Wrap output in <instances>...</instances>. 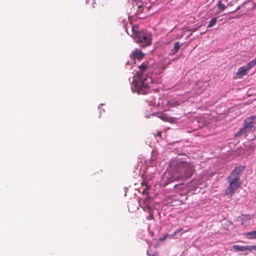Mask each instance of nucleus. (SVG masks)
I'll use <instances>...</instances> for the list:
<instances>
[{
	"instance_id": "obj_1",
	"label": "nucleus",
	"mask_w": 256,
	"mask_h": 256,
	"mask_svg": "<svg viewBox=\"0 0 256 256\" xmlns=\"http://www.w3.org/2000/svg\"><path fill=\"white\" fill-rule=\"evenodd\" d=\"M138 68L134 78L132 89L139 94H146L150 92V84L152 83V78L148 76L151 68L146 62L142 63Z\"/></svg>"
},
{
	"instance_id": "obj_2",
	"label": "nucleus",
	"mask_w": 256,
	"mask_h": 256,
	"mask_svg": "<svg viewBox=\"0 0 256 256\" xmlns=\"http://www.w3.org/2000/svg\"><path fill=\"white\" fill-rule=\"evenodd\" d=\"M172 180L188 179L192 176L194 171V166L190 162L180 160H173L170 163Z\"/></svg>"
},
{
	"instance_id": "obj_3",
	"label": "nucleus",
	"mask_w": 256,
	"mask_h": 256,
	"mask_svg": "<svg viewBox=\"0 0 256 256\" xmlns=\"http://www.w3.org/2000/svg\"><path fill=\"white\" fill-rule=\"evenodd\" d=\"M245 168L244 166H240L236 168L227 178L229 184L226 190L225 194L228 197L231 198L235 194L236 189L240 186L242 182L240 178Z\"/></svg>"
},
{
	"instance_id": "obj_4",
	"label": "nucleus",
	"mask_w": 256,
	"mask_h": 256,
	"mask_svg": "<svg viewBox=\"0 0 256 256\" xmlns=\"http://www.w3.org/2000/svg\"><path fill=\"white\" fill-rule=\"evenodd\" d=\"M134 38L141 46L146 47L152 44V34L147 32L142 31L134 32Z\"/></svg>"
},
{
	"instance_id": "obj_5",
	"label": "nucleus",
	"mask_w": 256,
	"mask_h": 256,
	"mask_svg": "<svg viewBox=\"0 0 256 256\" xmlns=\"http://www.w3.org/2000/svg\"><path fill=\"white\" fill-rule=\"evenodd\" d=\"M256 124V116H253L246 118L244 123V127L236 134L237 136H241L246 133L254 132L256 130L254 124Z\"/></svg>"
},
{
	"instance_id": "obj_6",
	"label": "nucleus",
	"mask_w": 256,
	"mask_h": 256,
	"mask_svg": "<svg viewBox=\"0 0 256 256\" xmlns=\"http://www.w3.org/2000/svg\"><path fill=\"white\" fill-rule=\"evenodd\" d=\"M256 65V59L250 62L246 66L240 67L236 74V78H241L248 74L250 70Z\"/></svg>"
},
{
	"instance_id": "obj_7",
	"label": "nucleus",
	"mask_w": 256,
	"mask_h": 256,
	"mask_svg": "<svg viewBox=\"0 0 256 256\" xmlns=\"http://www.w3.org/2000/svg\"><path fill=\"white\" fill-rule=\"evenodd\" d=\"M144 54L141 50L138 49H136L130 54V58L133 60H141L144 58Z\"/></svg>"
},
{
	"instance_id": "obj_8",
	"label": "nucleus",
	"mask_w": 256,
	"mask_h": 256,
	"mask_svg": "<svg viewBox=\"0 0 256 256\" xmlns=\"http://www.w3.org/2000/svg\"><path fill=\"white\" fill-rule=\"evenodd\" d=\"M156 115L157 117L166 122H171L172 120V118L168 117L167 114H165L158 113Z\"/></svg>"
},
{
	"instance_id": "obj_9",
	"label": "nucleus",
	"mask_w": 256,
	"mask_h": 256,
	"mask_svg": "<svg viewBox=\"0 0 256 256\" xmlns=\"http://www.w3.org/2000/svg\"><path fill=\"white\" fill-rule=\"evenodd\" d=\"M253 218V216L250 214H242L238 218L242 221V224L244 225L247 221Z\"/></svg>"
},
{
	"instance_id": "obj_10",
	"label": "nucleus",
	"mask_w": 256,
	"mask_h": 256,
	"mask_svg": "<svg viewBox=\"0 0 256 256\" xmlns=\"http://www.w3.org/2000/svg\"><path fill=\"white\" fill-rule=\"evenodd\" d=\"M232 248L235 252H244L247 250L246 246L234 245Z\"/></svg>"
},
{
	"instance_id": "obj_11",
	"label": "nucleus",
	"mask_w": 256,
	"mask_h": 256,
	"mask_svg": "<svg viewBox=\"0 0 256 256\" xmlns=\"http://www.w3.org/2000/svg\"><path fill=\"white\" fill-rule=\"evenodd\" d=\"M244 235L249 239H255L256 238V230H254L246 232L244 234Z\"/></svg>"
},
{
	"instance_id": "obj_12",
	"label": "nucleus",
	"mask_w": 256,
	"mask_h": 256,
	"mask_svg": "<svg viewBox=\"0 0 256 256\" xmlns=\"http://www.w3.org/2000/svg\"><path fill=\"white\" fill-rule=\"evenodd\" d=\"M182 44L180 43V42H176L174 44V48L171 50V54H174L178 52L180 48L182 46Z\"/></svg>"
},
{
	"instance_id": "obj_13",
	"label": "nucleus",
	"mask_w": 256,
	"mask_h": 256,
	"mask_svg": "<svg viewBox=\"0 0 256 256\" xmlns=\"http://www.w3.org/2000/svg\"><path fill=\"white\" fill-rule=\"evenodd\" d=\"M217 18H212L211 20L210 21L209 24L207 26V28H210L216 24L217 22Z\"/></svg>"
},
{
	"instance_id": "obj_14",
	"label": "nucleus",
	"mask_w": 256,
	"mask_h": 256,
	"mask_svg": "<svg viewBox=\"0 0 256 256\" xmlns=\"http://www.w3.org/2000/svg\"><path fill=\"white\" fill-rule=\"evenodd\" d=\"M147 208L148 209V212H149L150 215L146 217V220H152L154 218V212L150 207H148Z\"/></svg>"
},
{
	"instance_id": "obj_15",
	"label": "nucleus",
	"mask_w": 256,
	"mask_h": 256,
	"mask_svg": "<svg viewBox=\"0 0 256 256\" xmlns=\"http://www.w3.org/2000/svg\"><path fill=\"white\" fill-rule=\"evenodd\" d=\"M218 8L219 10L222 12L224 11L226 8L225 5L224 4L222 3L221 0H220L218 2Z\"/></svg>"
},
{
	"instance_id": "obj_16",
	"label": "nucleus",
	"mask_w": 256,
	"mask_h": 256,
	"mask_svg": "<svg viewBox=\"0 0 256 256\" xmlns=\"http://www.w3.org/2000/svg\"><path fill=\"white\" fill-rule=\"evenodd\" d=\"M247 250H256V246H246Z\"/></svg>"
},
{
	"instance_id": "obj_17",
	"label": "nucleus",
	"mask_w": 256,
	"mask_h": 256,
	"mask_svg": "<svg viewBox=\"0 0 256 256\" xmlns=\"http://www.w3.org/2000/svg\"><path fill=\"white\" fill-rule=\"evenodd\" d=\"M168 236H169V234H165L164 235V236H163V238H160V242H164V241L168 238Z\"/></svg>"
},
{
	"instance_id": "obj_18",
	"label": "nucleus",
	"mask_w": 256,
	"mask_h": 256,
	"mask_svg": "<svg viewBox=\"0 0 256 256\" xmlns=\"http://www.w3.org/2000/svg\"><path fill=\"white\" fill-rule=\"evenodd\" d=\"M200 26H201L200 25L198 27L190 29V30L192 32H195L197 31L198 30L199 28H200Z\"/></svg>"
},
{
	"instance_id": "obj_19",
	"label": "nucleus",
	"mask_w": 256,
	"mask_h": 256,
	"mask_svg": "<svg viewBox=\"0 0 256 256\" xmlns=\"http://www.w3.org/2000/svg\"><path fill=\"white\" fill-rule=\"evenodd\" d=\"M138 12L140 13L142 12H143V8H142V6H138Z\"/></svg>"
},
{
	"instance_id": "obj_20",
	"label": "nucleus",
	"mask_w": 256,
	"mask_h": 256,
	"mask_svg": "<svg viewBox=\"0 0 256 256\" xmlns=\"http://www.w3.org/2000/svg\"><path fill=\"white\" fill-rule=\"evenodd\" d=\"M177 234L174 232L173 234H170V238H175V236H176Z\"/></svg>"
},
{
	"instance_id": "obj_21",
	"label": "nucleus",
	"mask_w": 256,
	"mask_h": 256,
	"mask_svg": "<svg viewBox=\"0 0 256 256\" xmlns=\"http://www.w3.org/2000/svg\"><path fill=\"white\" fill-rule=\"evenodd\" d=\"M172 105L174 106H177L179 105V103L178 101H174L172 104Z\"/></svg>"
},
{
	"instance_id": "obj_22",
	"label": "nucleus",
	"mask_w": 256,
	"mask_h": 256,
	"mask_svg": "<svg viewBox=\"0 0 256 256\" xmlns=\"http://www.w3.org/2000/svg\"><path fill=\"white\" fill-rule=\"evenodd\" d=\"M156 136L161 137L162 136V132L161 131L158 132Z\"/></svg>"
},
{
	"instance_id": "obj_23",
	"label": "nucleus",
	"mask_w": 256,
	"mask_h": 256,
	"mask_svg": "<svg viewBox=\"0 0 256 256\" xmlns=\"http://www.w3.org/2000/svg\"><path fill=\"white\" fill-rule=\"evenodd\" d=\"M182 230V228H180V229H178V230H176V231H175V232L176 234H178V232H180Z\"/></svg>"
},
{
	"instance_id": "obj_24",
	"label": "nucleus",
	"mask_w": 256,
	"mask_h": 256,
	"mask_svg": "<svg viewBox=\"0 0 256 256\" xmlns=\"http://www.w3.org/2000/svg\"><path fill=\"white\" fill-rule=\"evenodd\" d=\"M161 72H156V74H161Z\"/></svg>"
},
{
	"instance_id": "obj_25",
	"label": "nucleus",
	"mask_w": 256,
	"mask_h": 256,
	"mask_svg": "<svg viewBox=\"0 0 256 256\" xmlns=\"http://www.w3.org/2000/svg\"><path fill=\"white\" fill-rule=\"evenodd\" d=\"M192 32L190 34V35L188 36H192Z\"/></svg>"
},
{
	"instance_id": "obj_26",
	"label": "nucleus",
	"mask_w": 256,
	"mask_h": 256,
	"mask_svg": "<svg viewBox=\"0 0 256 256\" xmlns=\"http://www.w3.org/2000/svg\"><path fill=\"white\" fill-rule=\"evenodd\" d=\"M204 33H205V32H202L201 33V34H204Z\"/></svg>"
},
{
	"instance_id": "obj_27",
	"label": "nucleus",
	"mask_w": 256,
	"mask_h": 256,
	"mask_svg": "<svg viewBox=\"0 0 256 256\" xmlns=\"http://www.w3.org/2000/svg\"><path fill=\"white\" fill-rule=\"evenodd\" d=\"M148 206H146V209H144V210H146V209H147V210H148V209L147 208H148Z\"/></svg>"
},
{
	"instance_id": "obj_28",
	"label": "nucleus",
	"mask_w": 256,
	"mask_h": 256,
	"mask_svg": "<svg viewBox=\"0 0 256 256\" xmlns=\"http://www.w3.org/2000/svg\"><path fill=\"white\" fill-rule=\"evenodd\" d=\"M132 30L134 31V27H132Z\"/></svg>"
}]
</instances>
